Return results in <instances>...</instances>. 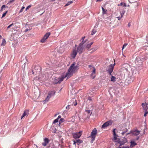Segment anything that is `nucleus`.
Listing matches in <instances>:
<instances>
[{
	"mask_svg": "<svg viewBox=\"0 0 148 148\" xmlns=\"http://www.w3.org/2000/svg\"><path fill=\"white\" fill-rule=\"evenodd\" d=\"M74 143L73 144V145H75V146H76V142L75 140H73Z\"/></svg>",
	"mask_w": 148,
	"mask_h": 148,
	"instance_id": "nucleus-44",
	"label": "nucleus"
},
{
	"mask_svg": "<svg viewBox=\"0 0 148 148\" xmlns=\"http://www.w3.org/2000/svg\"><path fill=\"white\" fill-rule=\"evenodd\" d=\"M42 14H43V13H42V14H41V15H42Z\"/></svg>",
	"mask_w": 148,
	"mask_h": 148,
	"instance_id": "nucleus-58",
	"label": "nucleus"
},
{
	"mask_svg": "<svg viewBox=\"0 0 148 148\" xmlns=\"http://www.w3.org/2000/svg\"><path fill=\"white\" fill-rule=\"evenodd\" d=\"M122 69L123 70H125L127 72H128V69H127L126 68H123Z\"/></svg>",
	"mask_w": 148,
	"mask_h": 148,
	"instance_id": "nucleus-42",
	"label": "nucleus"
},
{
	"mask_svg": "<svg viewBox=\"0 0 148 148\" xmlns=\"http://www.w3.org/2000/svg\"><path fill=\"white\" fill-rule=\"evenodd\" d=\"M112 124V122L110 121H107L102 125L101 128L104 129L108 126L111 125Z\"/></svg>",
	"mask_w": 148,
	"mask_h": 148,
	"instance_id": "nucleus-8",
	"label": "nucleus"
},
{
	"mask_svg": "<svg viewBox=\"0 0 148 148\" xmlns=\"http://www.w3.org/2000/svg\"><path fill=\"white\" fill-rule=\"evenodd\" d=\"M61 116H60V115H59L58 116V117L57 118V119H58L59 120V119H60V118H61Z\"/></svg>",
	"mask_w": 148,
	"mask_h": 148,
	"instance_id": "nucleus-47",
	"label": "nucleus"
},
{
	"mask_svg": "<svg viewBox=\"0 0 148 148\" xmlns=\"http://www.w3.org/2000/svg\"><path fill=\"white\" fill-rule=\"evenodd\" d=\"M115 130H116V129H114V130H113V135H116V132H115Z\"/></svg>",
	"mask_w": 148,
	"mask_h": 148,
	"instance_id": "nucleus-36",
	"label": "nucleus"
},
{
	"mask_svg": "<svg viewBox=\"0 0 148 148\" xmlns=\"http://www.w3.org/2000/svg\"><path fill=\"white\" fill-rule=\"evenodd\" d=\"M122 148H129V147L128 146H127L125 147H122Z\"/></svg>",
	"mask_w": 148,
	"mask_h": 148,
	"instance_id": "nucleus-46",
	"label": "nucleus"
},
{
	"mask_svg": "<svg viewBox=\"0 0 148 148\" xmlns=\"http://www.w3.org/2000/svg\"><path fill=\"white\" fill-rule=\"evenodd\" d=\"M111 81L112 82H115L116 81V77L113 76H112L111 77Z\"/></svg>",
	"mask_w": 148,
	"mask_h": 148,
	"instance_id": "nucleus-25",
	"label": "nucleus"
},
{
	"mask_svg": "<svg viewBox=\"0 0 148 148\" xmlns=\"http://www.w3.org/2000/svg\"><path fill=\"white\" fill-rule=\"evenodd\" d=\"M66 74L65 75L63 76L61 78H58V81L57 82H56V84H57L58 83H60L63 80V79L64 78L66 77H66Z\"/></svg>",
	"mask_w": 148,
	"mask_h": 148,
	"instance_id": "nucleus-13",
	"label": "nucleus"
},
{
	"mask_svg": "<svg viewBox=\"0 0 148 148\" xmlns=\"http://www.w3.org/2000/svg\"><path fill=\"white\" fill-rule=\"evenodd\" d=\"M88 67L89 68H90H90V69L92 70V72L91 74V75L92 77V79H94L95 78V71L96 69L95 68L93 67L91 65H89L88 66Z\"/></svg>",
	"mask_w": 148,
	"mask_h": 148,
	"instance_id": "nucleus-3",
	"label": "nucleus"
},
{
	"mask_svg": "<svg viewBox=\"0 0 148 148\" xmlns=\"http://www.w3.org/2000/svg\"><path fill=\"white\" fill-rule=\"evenodd\" d=\"M86 112H87L88 113H90V110H86Z\"/></svg>",
	"mask_w": 148,
	"mask_h": 148,
	"instance_id": "nucleus-48",
	"label": "nucleus"
},
{
	"mask_svg": "<svg viewBox=\"0 0 148 148\" xmlns=\"http://www.w3.org/2000/svg\"><path fill=\"white\" fill-rule=\"evenodd\" d=\"M93 43V42H91L90 43L88 44L86 46V48L89 49L91 47V45Z\"/></svg>",
	"mask_w": 148,
	"mask_h": 148,
	"instance_id": "nucleus-21",
	"label": "nucleus"
},
{
	"mask_svg": "<svg viewBox=\"0 0 148 148\" xmlns=\"http://www.w3.org/2000/svg\"><path fill=\"white\" fill-rule=\"evenodd\" d=\"M32 6L31 5H29L26 8V10H27L29 8H30Z\"/></svg>",
	"mask_w": 148,
	"mask_h": 148,
	"instance_id": "nucleus-37",
	"label": "nucleus"
},
{
	"mask_svg": "<svg viewBox=\"0 0 148 148\" xmlns=\"http://www.w3.org/2000/svg\"><path fill=\"white\" fill-rule=\"evenodd\" d=\"M118 148H122V147H119Z\"/></svg>",
	"mask_w": 148,
	"mask_h": 148,
	"instance_id": "nucleus-60",
	"label": "nucleus"
},
{
	"mask_svg": "<svg viewBox=\"0 0 148 148\" xmlns=\"http://www.w3.org/2000/svg\"><path fill=\"white\" fill-rule=\"evenodd\" d=\"M113 69L114 67L112 65H110L107 66L106 71L110 75H112V72Z\"/></svg>",
	"mask_w": 148,
	"mask_h": 148,
	"instance_id": "nucleus-5",
	"label": "nucleus"
},
{
	"mask_svg": "<svg viewBox=\"0 0 148 148\" xmlns=\"http://www.w3.org/2000/svg\"><path fill=\"white\" fill-rule=\"evenodd\" d=\"M127 131V129H126V130L125 131V132H123L122 133V134L123 135H124V134H125V133Z\"/></svg>",
	"mask_w": 148,
	"mask_h": 148,
	"instance_id": "nucleus-38",
	"label": "nucleus"
},
{
	"mask_svg": "<svg viewBox=\"0 0 148 148\" xmlns=\"http://www.w3.org/2000/svg\"><path fill=\"white\" fill-rule=\"evenodd\" d=\"M56 0H52L51 1H55Z\"/></svg>",
	"mask_w": 148,
	"mask_h": 148,
	"instance_id": "nucleus-54",
	"label": "nucleus"
},
{
	"mask_svg": "<svg viewBox=\"0 0 148 148\" xmlns=\"http://www.w3.org/2000/svg\"><path fill=\"white\" fill-rule=\"evenodd\" d=\"M79 69V66L77 65H76L75 62H74L69 68L66 73V77H67V78L71 77Z\"/></svg>",
	"mask_w": 148,
	"mask_h": 148,
	"instance_id": "nucleus-1",
	"label": "nucleus"
},
{
	"mask_svg": "<svg viewBox=\"0 0 148 148\" xmlns=\"http://www.w3.org/2000/svg\"><path fill=\"white\" fill-rule=\"evenodd\" d=\"M56 92L55 91H52L49 92V95H51V97L53 96L55 94Z\"/></svg>",
	"mask_w": 148,
	"mask_h": 148,
	"instance_id": "nucleus-17",
	"label": "nucleus"
},
{
	"mask_svg": "<svg viewBox=\"0 0 148 148\" xmlns=\"http://www.w3.org/2000/svg\"><path fill=\"white\" fill-rule=\"evenodd\" d=\"M6 44V42L5 41V40L4 39H3V40L1 44V46H4Z\"/></svg>",
	"mask_w": 148,
	"mask_h": 148,
	"instance_id": "nucleus-24",
	"label": "nucleus"
},
{
	"mask_svg": "<svg viewBox=\"0 0 148 148\" xmlns=\"http://www.w3.org/2000/svg\"><path fill=\"white\" fill-rule=\"evenodd\" d=\"M29 29H26L25 30V32H27V31H28Z\"/></svg>",
	"mask_w": 148,
	"mask_h": 148,
	"instance_id": "nucleus-51",
	"label": "nucleus"
},
{
	"mask_svg": "<svg viewBox=\"0 0 148 148\" xmlns=\"http://www.w3.org/2000/svg\"><path fill=\"white\" fill-rule=\"evenodd\" d=\"M102 10L103 14H106L107 12V10H105L103 7H102Z\"/></svg>",
	"mask_w": 148,
	"mask_h": 148,
	"instance_id": "nucleus-19",
	"label": "nucleus"
},
{
	"mask_svg": "<svg viewBox=\"0 0 148 148\" xmlns=\"http://www.w3.org/2000/svg\"><path fill=\"white\" fill-rule=\"evenodd\" d=\"M73 3V1H71L67 2V3L65 5V6H67Z\"/></svg>",
	"mask_w": 148,
	"mask_h": 148,
	"instance_id": "nucleus-26",
	"label": "nucleus"
},
{
	"mask_svg": "<svg viewBox=\"0 0 148 148\" xmlns=\"http://www.w3.org/2000/svg\"><path fill=\"white\" fill-rule=\"evenodd\" d=\"M5 7V5H3L1 8V10H2V9L3 8H4Z\"/></svg>",
	"mask_w": 148,
	"mask_h": 148,
	"instance_id": "nucleus-41",
	"label": "nucleus"
},
{
	"mask_svg": "<svg viewBox=\"0 0 148 148\" xmlns=\"http://www.w3.org/2000/svg\"><path fill=\"white\" fill-rule=\"evenodd\" d=\"M143 106V110L145 111H147L148 109V106H147V104L146 103H143L142 104Z\"/></svg>",
	"mask_w": 148,
	"mask_h": 148,
	"instance_id": "nucleus-12",
	"label": "nucleus"
},
{
	"mask_svg": "<svg viewBox=\"0 0 148 148\" xmlns=\"http://www.w3.org/2000/svg\"><path fill=\"white\" fill-rule=\"evenodd\" d=\"M76 143H77V144L79 145V144L82 143L83 141L82 140L80 139H77L75 140Z\"/></svg>",
	"mask_w": 148,
	"mask_h": 148,
	"instance_id": "nucleus-20",
	"label": "nucleus"
},
{
	"mask_svg": "<svg viewBox=\"0 0 148 148\" xmlns=\"http://www.w3.org/2000/svg\"><path fill=\"white\" fill-rule=\"evenodd\" d=\"M76 46H77V45H75V47H76Z\"/></svg>",
	"mask_w": 148,
	"mask_h": 148,
	"instance_id": "nucleus-56",
	"label": "nucleus"
},
{
	"mask_svg": "<svg viewBox=\"0 0 148 148\" xmlns=\"http://www.w3.org/2000/svg\"><path fill=\"white\" fill-rule=\"evenodd\" d=\"M56 115H57V114H55V116H56Z\"/></svg>",
	"mask_w": 148,
	"mask_h": 148,
	"instance_id": "nucleus-57",
	"label": "nucleus"
},
{
	"mask_svg": "<svg viewBox=\"0 0 148 148\" xmlns=\"http://www.w3.org/2000/svg\"><path fill=\"white\" fill-rule=\"evenodd\" d=\"M82 132H78L74 133L72 134L73 137L75 138H78L81 136Z\"/></svg>",
	"mask_w": 148,
	"mask_h": 148,
	"instance_id": "nucleus-6",
	"label": "nucleus"
},
{
	"mask_svg": "<svg viewBox=\"0 0 148 148\" xmlns=\"http://www.w3.org/2000/svg\"><path fill=\"white\" fill-rule=\"evenodd\" d=\"M77 105V103L76 102V103L74 104V106H76Z\"/></svg>",
	"mask_w": 148,
	"mask_h": 148,
	"instance_id": "nucleus-52",
	"label": "nucleus"
},
{
	"mask_svg": "<svg viewBox=\"0 0 148 148\" xmlns=\"http://www.w3.org/2000/svg\"><path fill=\"white\" fill-rule=\"evenodd\" d=\"M115 63H114V64H111L110 65H112V66H113V67L114 68V66H115Z\"/></svg>",
	"mask_w": 148,
	"mask_h": 148,
	"instance_id": "nucleus-49",
	"label": "nucleus"
},
{
	"mask_svg": "<svg viewBox=\"0 0 148 148\" xmlns=\"http://www.w3.org/2000/svg\"><path fill=\"white\" fill-rule=\"evenodd\" d=\"M88 100H90V101L92 100L91 98V97H88Z\"/></svg>",
	"mask_w": 148,
	"mask_h": 148,
	"instance_id": "nucleus-45",
	"label": "nucleus"
},
{
	"mask_svg": "<svg viewBox=\"0 0 148 148\" xmlns=\"http://www.w3.org/2000/svg\"><path fill=\"white\" fill-rule=\"evenodd\" d=\"M145 129H144V130L143 131V134L141 135V136H143V134H145Z\"/></svg>",
	"mask_w": 148,
	"mask_h": 148,
	"instance_id": "nucleus-40",
	"label": "nucleus"
},
{
	"mask_svg": "<svg viewBox=\"0 0 148 148\" xmlns=\"http://www.w3.org/2000/svg\"><path fill=\"white\" fill-rule=\"evenodd\" d=\"M97 32V31L96 30H95V29H93L92 31L91 32V35H94L96 32Z\"/></svg>",
	"mask_w": 148,
	"mask_h": 148,
	"instance_id": "nucleus-27",
	"label": "nucleus"
},
{
	"mask_svg": "<svg viewBox=\"0 0 148 148\" xmlns=\"http://www.w3.org/2000/svg\"><path fill=\"white\" fill-rule=\"evenodd\" d=\"M2 38V36L1 35H0V39Z\"/></svg>",
	"mask_w": 148,
	"mask_h": 148,
	"instance_id": "nucleus-53",
	"label": "nucleus"
},
{
	"mask_svg": "<svg viewBox=\"0 0 148 148\" xmlns=\"http://www.w3.org/2000/svg\"><path fill=\"white\" fill-rule=\"evenodd\" d=\"M29 114V111L27 110H25L24 111L23 114L21 116V119L25 116L26 115H28Z\"/></svg>",
	"mask_w": 148,
	"mask_h": 148,
	"instance_id": "nucleus-15",
	"label": "nucleus"
},
{
	"mask_svg": "<svg viewBox=\"0 0 148 148\" xmlns=\"http://www.w3.org/2000/svg\"><path fill=\"white\" fill-rule=\"evenodd\" d=\"M140 131H139L137 130L131 131V133L132 134L135 136H137L138 135L140 134Z\"/></svg>",
	"mask_w": 148,
	"mask_h": 148,
	"instance_id": "nucleus-11",
	"label": "nucleus"
},
{
	"mask_svg": "<svg viewBox=\"0 0 148 148\" xmlns=\"http://www.w3.org/2000/svg\"><path fill=\"white\" fill-rule=\"evenodd\" d=\"M123 15L121 14V16L117 17V18H118L119 20H120L121 18L123 17Z\"/></svg>",
	"mask_w": 148,
	"mask_h": 148,
	"instance_id": "nucleus-32",
	"label": "nucleus"
},
{
	"mask_svg": "<svg viewBox=\"0 0 148 148\" xmlns=\"http://www.w3.org/2000/svg\"><path fill=\"white\" fill-rule=\"evenodd\" d=\"M130 147L132 148L133 147L137 145V143L134 141H131L130 142Z\"/></svg>",
	"mask_w": 148,
	"mask_h": 148,
	"instance_id": "nucleus-16",
	"label": "nucleus"
},
{
	"mask_svg": "<svg viewBox=\"0 0 148 148\" xmlns=\"http://www.w3.org/2000/svg\"><path fill=\"white\" fill-rule=\"evenodd\" d=\"M58 119H56L54 120L53 121V124H55L56 123L58 122Z\"/></svg>",
	"mask_w": 148,
	"mask_h": 148,
	"instance_id": "nucleus-29",
	"label": "nucleus"
},
{
	"mask_svg": "<svg viewBox=\"0 0 148 148\" xmlns=\"http://www.w3.org/2000/svg\"><path fill=\"white\" fill-rule=\"evenodd\" d=\"M76 50L79 54L82 53L84 50L83 46L80 45H79L77 48Z\"/></svg>",
	"mask_w": 148,
	"mask_h": 148,
	"instance_id": "nucleus-7",
	"label": "nucleus"
},
{
	"mask_svg": "<svg viewBox=\"0 0 148 148\" xmlns=\"http://www.w3.org/2000/svg\"><path fill=\"white\" fill-rule=\"evenodd\" d=\"M44 142L42 143V144L45 147L49 143V140L48 138H45L44 139Z\"/></svg>",
	"mask_w": 148,
	"mask_h": 148,
	"instance_id": "nucleus-10",
	"label": "nucleus"
},
{
	"mask_svg": "<svg viewBox=\"0 0 148 148\" xmlns=\"http://www.w3.org/2000/svg\"><path fill=\"white\" fill-rule=\"evenodd\" d=\"M97 134V130L96 128H95L92 131L90 136L92 138L91 140V143H93V141L95 140V138L96 134Z\"/></svg>",
	"mask_w": 148,
	"mask_h": 148,
	"instance_id": "nucleus-2",
	"label": "nucleus"
},
{
	"mask_svg": "<svg viewBox=\"0 0 148 148\" xmlns=\"http://www.w3.org/2000/svg\"><path fill=\"white\" fill-rule=\"evenodd\" d=\"M130 134V133H128V134H127V135H128V134Z\"/></svg>",
	"mask_w": 148,
	"mask_h": 148,
	"instance_id": "nucleus-59",
	"label": "nucleus"
},
{
	"mask_svg": "<svg viewBox=\"0 0 148 148\" xmlns=\"http://www.w3.org/2000/svg\"><path fill=\"white\" fill-rule=\"evenodd\" d=\"M50 34V33L49 32L46 34L44 36L43 38L41 40L40 42H41L43 43L45 42L46 40L48 38Z\"/></svg>",
	"mask_w": 148,
	"mask_h": 148,
	"instance_id": "nucleus-4",
	"label": "nucleus"
},
{
	"mask_svg": "<svg viewBox=\"0 0 148 148\" xmlns=\"http://www.w3.org/2000/svg\"><path fill=\"white\" fill-rule=\"evenodd\" d=\"M8 12V11H7L5 13H4L3 14L2 17H1V18H2L3 17H4L5 16V15H6V14Z\"/></svg>",
	"mask_w": 148,
	"mask_h": 148,
	"instance_id": "nucleus-31",
	"label": "nucleus"
},
{
	"mask_svg": "<svg viewBox=\"0 0 148 148\" xmlns=\"http://www.w3.org/2000/svg\"><path fill=\"white\" fill-rule=\"evenodd\" d=\"M85 38V36H84L82 37V39L81 40V43L79 44V45H80L83 46V45L86 42V40H84Z\"/></svg>",
	"mask_w": 148,
	"mask_h": 148,
	"instance_id": "nucleus-14",
	"label": "nucleus"
},
{
	"mask_svg": "<svg viewBox=\"0 0 148 148\" xmlns=\"http://www.w3.org/2000/svg\"><path fill=\"white\" fill-rule=\"evenodd\" d=\"M114 137L113 139H112V140L113 141H115L117 140V139H118L117 137L118 136L116 134V135H113Z\"/></svg>",
	"mask_w": 148,
	"mask_h": 148,
	"instance_id": "nucleus-23",
	"label": "nucleus"
},
{
	"mask_svg": "<svg viewBox=\"0 0 148 148\" xmlns=\"http://www.w3.org/2000/svg\"><path fill=\"white\" fill-rule=\"evenodd\" d=\"M127 45V44H126V43H125L123 45V47H122V49L123 50L124 48Z\"/></svg>",
	"mask_w": 148,
	"mask_h": 148,
	"instance_id": "nucleus-33",
	"label": "nucleus"
},
{
	"mask_svg": "<svg viewBox=\"0 0 148 148\" xmlns=\"http://www.w3.org/2000/svg\"><path fill=\"white\" fill-rule=\"evenodd\" d=\"M24 8H25V7L24 6H23L22 7L21 9L20 10V11H19V13H20L21 12H22L23 11V9H24Z\"/></svg>",
	"mask_w": 148,
	"mask_h": 148,
	"instance_id": "nucleus-34",
	"label": "nucleus"
},
{
	"mask_svg": "<svg viewBox=\"0 0 148 148\" xmlns=\"http://www.w3.org/2000/svg\"><path fill=\"white\" fill-rule=\"evenodd\" d=\"M145 112L144 114V116H147V114L148 113V111H145Z\"/></svg>",
	"mask_w": 148,
	"mask_h": 148,
	"instance_id": "nucleus-39",
	"label": "nucleus"
},
{
	"mask_svg": "<svg viewBox=\"0 0 148 148\" xmlns=\"http://www.w3.org/2000/svg\"><path fill=\"white\" fill-rule=\"evenodd\" d=\"M51 97V95H49V94H48V95L47 96L46 98L44 100V101L45 102H47L49 100V99Z\"/></svg>",
	"mask_w": 148,
	"mask_h": 148,
	"instance_id": "nucleus-18",
	"label": "nucleus"
},
{
	"mask_svg": "<svg viewBox=\"0 0 148 148\" xmlns=\"http://www.w3.org/2000/svg\"><path fill=\"white\" fill-rule=\"evenodd\" d=\"M14 25V23H12L10 25H9L7 27V29H8L10 28L12 26Z\"/></svg>",
	"mask_w": 148,
	"mask_h": 148,
	"instance_id": "nucleus-30",
	"label": "nucleus"
},
{
	"mask_svg": "<svg viewBox=\"0 0 148 148\" xmlns=\"http://www.w3.org/2000/svg\"><path fill=\"white\" fill-rule=\"evenodd\" d=\"M77 53V51L76 49V48L73 49L71 54V57L73 58H74L76 57Z\"/></svg>",
	"mask_w": 148,
	"mask_h": 148,
	"instance_id": "nucleus-9",
	"label": "nucleus"
},
{
	"mask_svg": "<svg viewBox=\"0 0 148 148\" xmlns=\"http://www.w3.org/2000/svg\"><path fill=\"white\" fill-rule=\"evenodd\" d=\"M138 138H138H138H137V140H138Z\"/></svg>",
	"mask_w": 148,
	"mask_h": 148,
	"instance_id": "nucleus-55",
	"label": "nucleus"
},
{
	"mask_svg": "<svg viewBox=\"0 0 148 148\" xmlns=\"http://www.w3.org/2000/svg\"><path fill=\"white\" fill-rule=\"evenodd\" d=\"M64 121V119L63 118H61L59 121V124L60 125V123L62 122H63Z\"/></svg>",
	"mask_w": 148,
	"mask_h": 148,
	"instance_id": "nucleus-28",
	"label": "nucleus"
},
{
	"mask_svg": "<svg viewBox=\"0 0 148 148\" xmlns=\"http://www.w3.org/2000/svg\"><path fill=\"white\" fill-rule=\"evenodd\" d=\"M118 6H123V7H126V4L125 3H123V2H121L120 4H118Z\"/></svg>",
	"mask_w": 148,
	"mask_h": 148,
	"instance_id": "nucleus-22",
	"label": "nucleus"
},
{
	"mask_svg": "<svg viewBox=\"0 0 148 148\" xmlns=\"http://www.w3.org/2000/svg\"><path fill=\"white\" fill-rule=\"evenodd\" d=\"M131 25V24L130 23H129L128 24V26L129 27H130Z\"/></svg>",
	"mask_w": 148,
	"mask_h": 148,
	"instance_id": "nucleus-50",
	"label": "nucleus"
},
{
	"mask_svg": "<svg viewBox=\"0 0 148 148\" xmlns=\"http://www.w3.org/2000/svg\"><path fill=\"white\" fill-rule=\"evenodd\" d=\"M70 107V105H68L66 106V109H69L70 108V107Z\"/></svg>",
	"mask_w": 148,
	"mask_h": 148,
	"instance_id": "nucleus-43",
	"label": "nucleus"
},
{
	"mask_svg": "<svg viewBox=\"0 0 148 148\" xmlns=\"http://www.w3.org/2000/svg\"><path fill=\"white\" fill-rule=\"evenodd\" d=\"M15 0H10L8 3L7 4H8L11 3H12Z\"/></svg>",
	"mask_w": 148,
	"mask_h": 148,
	"instance_id": "nucleus-35",
	"label": "nucleus"
}]
</instances>
